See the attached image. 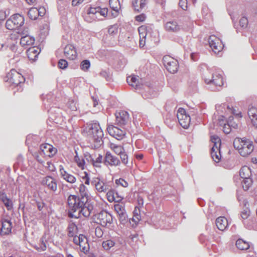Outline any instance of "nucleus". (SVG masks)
Masks as SVG:
<instances>
[{
    "label": "nucleus",
    "mask_w": 257,
    "mask_h": 257,
    "mask_svg": "<svg viewBox=\"0 0 257 257\" xmlns=\"http://www.w3.org/2000/svg\"><path fill=\"white\" fill-rule=\"evenodd\" d=\"M84 199L76 195H69L67 203L69 208V217L79 218L81 216H83L88 217L93 213L94 205L91 202H85Z\"/></svg>",
    "instance_id": "nucleus-1"
},
{
    "label": "nucleus",
    "mask_w": 257,
    "mask_h": 257,
    "mask_svg": "<svg viewBox=\"0 0 257 257\" xmlns=\"http://www.w3.org/2000/svg\"><path fill=\"white\" fill-rule=\"evenodd\" d=\"M87 135L90 141L94 143V147L99 148L103 143L102 138L103 132L97 121H93L86 128Z\"/></svg>",
    "instance_id": "nucleus-2"
},
{
    "label": "nucleus",
    "mask_w": 257,
    "mask_h": 257,
    "mask_svg": "<svg viewBox=\"0 0 257 257\" xmlns=\"http://www.w3.org/2000/svg\"><path fill=\"white\" fill-rule=\"evenodd\" d=\"M233 146L238 151L239 154L244 157L250 154L254 149L252 142L245 138H236L233 142Z\"/></svg>",
    "instance_id": "nucleus-3"
},
{
    "label": "nucleus",
    "mask_w": 257,
    "mask_h": 257,
    "mask_svg": "<svg viewBox=\"0 0 257 257\" xmlns=\"http://www.w3.org/2000/svg\"><path fill=\"white\" fill-rule=\"evenodd\" d=\"M203 78L206 84L211 86L209 88L212 91L215 90L216 86L221 87L223 85L222 76L221 73L217 71L212 72L211 76L205 73L203 75Z\"/></svg>",
    "instance_id": "nucleus-4"
},
{
    "label": "nucleus",
    "mask_w": 257,
    "mask_h": 257,
    "mask_svg": "<svg viewBox=\"0 0 257 257\" xmlns=\"http://www.w3.org/2000/svg\"><path fill=\"white\" fill-rule=\"evenodd\" d=\"M7 80L6 81L9 82L12 86L17 87L19 91H22V85L25 79L20 72L15 70H11L7 74Z\"/></svg>",
    "instance_id": "nucleus-5"
},
{
    "label": "nucleus",
    "mask_w": 257,
    "mask_h": 257,
    "mask_svg": "<svg viewBox=\"0 0 257 257\" xmlns=\"http://www.w3.org/2000/svg\"><path fill=\"white\" fill-rule=\"evenodd\" d=\"M25 24V18L19 14H14L11 16L6 22V27L9 30L22 31L20 27Z\"/></svg>",
    "instance_id": "nucleus-6"
},
{
    "label": "nucleus",
    "mask_w": 257,
    "mask_h": 257,
    "mask_svg": "<svg viewBox=\"0 0 257 257\" xmlns=\"http://www.w3.org/2000/svg\"><path fill=\"white\" fill-rule=\"evenodd\" d=\"M97 220L101 226L109 227L113 223V217L108 211L102 210L98 214Z\"/></svg>",
    "instance_id": "nucleus-7"
},
{
    "label": "nucleus",
    "mask_w": 257,
    "mask_h": 257,
    "mask_svg": "<svg viewBox=\"0 0 257 257\" xmlns=\"http://www.w3.org/2000/svg\"><path fill=\"white\" fill-rule=\"evenodd\" d=\"M176 115L178 121L182 127L186 128L189 126L191 122V117L190 115L186 114L185 109L182 108H179Z\"/></svg>",
    "instance_id": "nucleus-8"
},
{
    "label": "nucleus",
    "mask_w": 257,
    "mask_h": 257,
    "mask_svg": "<svg viewBox=\"0 0 257 257\" xmlns=\"http://www.w3.org/2000/svg\"><path fill=\"white\" fill-rule=\"evenodd\" d=\"M166 69L170 72L174 74L178 69V63L176 59L171 58L170 56H165L163 59Z\"/></svg>",
    "instance_id": "nucleus-9"
},
{
    "label": "nucleus",
    "mask_w": 257,
    "mask_h": 257,
    "mask_svg": "<svg viewBox=\"0 0 257 257\" xmlns=\"http://www.w3.org/2000/svg\"><path fill=\"white\" fill-rule=\"evenodd\" d=\"M21 35H24L20 39V43L23 47L31 46L35 43V39L28 35L29 31L27 28H25L23 31L17 32Z\"/></svg>",
    "instance_id": "nucleus-10"
},
{
    "label": "nucleus",
    "mask_w": 257,
    "mask_h": 257,
    "mask_svg": "<svg viewBox=\"0 0 257 257\" xmlns=\"http://www.w3.org/2000/svg\"><path fill=\"white\" fill-rule=\"evenodd\" d=\"M107 131L110 136L114 138L120 140L125 136L126 131L124 128H121L113 125H108Z\"/></svg>",
    "instance_id": "nucleus-11"
},
{
    "label": "nucleus",
    "mask_w": 257,
    "mask_h": 257,
    "mask_svg": "<svg viewBox=\"0 0 257 257\" xmlns=\"http://www.w3.org/2000/svg\"><path fill=\"white\" fill-rule=\"evenodd\" d=\"M42 185L48 189L55 192L57 190V183L55 178L50 176L44 177L41 181Z\"/></svg>",
    "instance_id": "nucleus-12"
},
{
    "label": "nucleus",
    "mask_w": 257,
    "mask_h": 257,
    "mask_svg": "<svg viewBox=\"0 0 257 257\" xmlns=\"http://www.w3.org/2000/svg\"><path fill=\"white\" fill-rule=\"evenodd\" d=\"M57 152V149L48 143L42 144L39 147V154L41 156L52 157Z\"/></svg>",
    "instance_id": "nucleus-13"
},
{
    "label": "nucleus",
    "mask_w": 257,
    "mask_h": 257,
    "mask_svg": "<svg viewBox=\"0 0 257 257\" xmlns=\"http://www.w3.org/2000/svg\"><path fill=\"white\" fill-rule=\"evenodd\" d=\"M208 43L210 48L215 54L220 52L223 47L219 39L215 36H211L209 38Z\"/></svg>",
    "instance_id": "nucleus-14"
},
{
    "label": "nucleus",
    "mask_w": 257,
    "mask_h": 257,
    "mask_svg": "<svg viewBox=\"0 0 257 257\" xmlns=\"http://www.w3.org/2000/svg\"><path fill=\"white\" fill-rule=\"evenodd\" d=\"M127 82L128 85L136 89H141L143 85V80L140 78L138 76L132 75L126 78Z\"/></svg>",
    "instance_id": "nucleus-15"
},
{
    "label": "nucleus",
    "mask_w": 257,
    "mask_h": 257,
    "mask_svg": "<svg viewBox=\"0 0 257 257\" xmlns=\"http://www.w3.org/2000/svg\"><path fill=\"white\" fill-rule=\"evenodd\" d=\"M114 210L119 215V221L121 223H125L127 221L126 214L124 205L122 203H117L114 204Z\"/></svg>",
    "instance_id": "nucleus-16"
},
{
    "label": "nucleus",
    "mask_w": 257,
    "mask_h": 257,
    "mask_svg": "<svg viewBox=\"0 0 257 257\" xmlns=\"http://www.w3.org/2000/svg\"><path fill=\"white\" fill-rule=\"evenodd\" d=\"M93 183H94L95 189L99 193L106 192L107 190L110 188V184H113L112 182H105L99 179H97Z\"/></svg>",
    "instance_id": "nucleus-17"
},
{
    "label": "nucleus",
    "mask_w": 257,
    "mask_h": 257,
    "mask_svg": "<svg viewBox=\"0 0 257 257\" xmlns=\"http://www.w3.org/2000/svg\"><path fill=\"white\" fill-rule=\"evenodd\" d=\"M129 119V114L126 111H120L115 113V120L119 125H125Z\"/></svg>",
    "instance_id": "nucleus-18"
},
{
    "label": "nucleus",
    "mask_w": 257,
    "mask_h": 257,
    "mask_svg": "<svg viewBox=\"0 0 257 257\" xmlns=\"http://www.w3.org/2000/svg\"><path fill=\"white\" fill-rule=\"evenodd\" d=\"M182 27L176 20L167 22L165 25V29L169 32L177 33L180 31Z\"/></svg>",
    "instance_id": "nucleus-19"
},
{
    "label": "nucleus",
    "mask_w": 257,
    "mask_h": 257,
    "mask_svg": "<svg viewBox=\"0 0 257 257\" xmlns=\"http://www.w3.org/2000/svg\"><path fill=\"white\" fill-rule=\"evenodd\" d=\"M64 55L70 60H75L77 58V53L74 46L72 44H67L64 47Z\"/></svg>",
    "instance_id": "nucleus-20"
},
{
    "label": "nucleus",
    "mask_w": 257,
    "mask_h": 257,
    "mask_svg": "<svg viewBox=\"0 0 257 257\" xmlns=\"http://www.w3.org/2000/svg\"><path fill=\"white\" fill-rule=\"evenodd\" d=\"M59 172L61 177L66 182L70 183H74L76 182L75 177L66 171L62 165L59 166Z\"/></svg>",
    "instance_id": "nucleus-21"
},
{
    "label": "nucleus",
    "mask_w": 257,
    "mask_h": 257,
    "mask_svg": "<svg viewBox=\"0 0 257 257\" xmlns=\"http://www.w3.org/2000/svg\"><path fill=\"white\" fill-rule=\"evenodd\" d=\"M2 226L1 229V235H7L10 234L12 231V223L8 219H3L2 220Z\"/></svg>",
    "instance_id": "nucleus-22"
},
{
    "label": "nucleus",
    "mask_w": 257,
    "mask_h": 257,
    "mask_svg": "<svg viewBox=\"0 0 257 257\" xmlns=\"http://www.w3.org/2000/svg\"><path fill=\"white\" fill-rule=\"evenodd\" d=\"M104 159L105 163L111 166H118L120 164V160L108 152L105 154Z\"/></svg>",
    "instance_id": "nucleus-23"
},
{
    "label": "nucleus",
    "mask_w": 257,
    "mask_h": 257,
    "mask_svg": "<svg viewBox=\"0 0 257 257\" xmlns=\"http://www.w3.org/2000/svg\"><path fill=\"white\" fill-rule=\"evenodd\" d=\"M216 226L219 230L221 231L225 230L228 226L227 220L225 217H218L216 219Z\"/></svg>",
    "instance_id": "nucleus-24"
},
{
    "label": "nucleus",
    "mask_w": 257,
    "mask_h": 257,
    "mask_svg": "<svg viewBox=\"0 0 257 257\" xmlns=\"http://www.w3.org/2000/svg\"><path fill=\"white\" fill-rule=\"evenodd\" d=\"M79 247L82 251L87 252L89 248L87 238L82 234L79 235Z\"/></svg>",
    "instance_id": "nucleus-25"
},
{
    "label": "nucleus",
    "mask_w": 257,
    "mask_h": 257,
    "mask_svg": "<svg viewBox=\"0 0 257 257\" xmlns=\"http://www.w3.org/2000/svg\"><path fill=\"white\" fill-rule=\"evenodd\" d=\"M247 113L252 121V125L257 127V108L253 107L249 108Z\"/></svg>",
    "instance_id": "nucleus-26"
},
{
    "label": "nucleus",
    "mask_w": 257,
    "mask_h": 257,
    "mask_svg": "<svg viewBox=\"0 0 257 257\" xmlns=\"http://www.w3.org/2000/svg\"><path fill=\"white\" fill-rule=\"evenodd\" d=\"M0 200L3 201L8 210H10L13 208V204L12 201L7 197V194L5 192L1 193Z\"/></svg>",
    "instance_id": "nucleus-27"
},
{
    "label": "nucleus",
    "mask_w": 257,
    "mask_h": 257,
    "mask_svg": "<svg viewBox=\"0 0 257 257\" xmlns=\"http://www.w3.org/2000/svg\"><path fill=\"white\" fill-rule=\"evenodd\" d=\"M80 198H83L84 199V201L86 202H90V201H88L89 196L88 194V191L84 185V184L81 183L79 186V195Z\"/></svg>",
    "instance_id": "nucleus-28"
},
{
    "label": "nucleus",
    "mask_w": 257,
    "mask_h": 257,
    "mask_svg": "<svg viewBox=\"0 0 257 257\" xmlns=\"http://www.w3.org/2000/svg\"><path fill=\"white\" fill-rule=\"evenodd\" d=\"M147 0H134L132 5L136 11L140 12L146 6Z\"/></svg>",
    "instance_id": "nucleus-29"
},
{
    "label": "nucleus",
    "mask_w": 257,
    "mask_h": 257,
    "mask_svg": "<svg viewBox=\"0 0 257 257\" xmlns=\"http://www.w3.org/2000/svg\"><path fill=\"white\" fill-rule=\"evenodd\" d=\"M40 53L38 48L35 47L30 48L27 50V55L30 60H36Z\"/></svg>",
    "instance_id": "nucleus-30"
},
{
    "label": "nucleus",
    "mask_w": 257,
    "mask_h": 257,
    "mask_svg": "<svg viewBox=\"0 0 257 257\" xmlns=\"http://www.w3.org/2000/svg\"><path fill=\"white\" fill-rule=\"evenodd\" d=\"M211 156L212 159L216 162H219L221 159L220 148L211 147Z\"/></svg>",
    "instance_id": "nucleus-31"
},
{
    "label": "nucleus",
    "mask_w": 257,
    "mask_h": 257,
    "mask_svg": "<svg viewBox=\"0 0 257 257\" xmlns=\"http://www.w3.org/2000/svg\"><path fill=\"white\" fill-rule=\"evenodd\" d=\"M236 247L240 250H247L250 247V244L243 239L238 238L236 241Z\"/></svg>",
    "instance_id": "nucleus-32"
},
{
    "label": "nucleus",
    "mask_w": 257,
    "mask_h": 257,
    "mask_svg": "<svg viewBox=\"0 0 257 257\" xmlns=\"http://www.w3.org/2000/svg\"><path fill=\"white\" fill-rule=\"evenodd\" d=\"M239 175L242 179L250 178L251 175V171L248 167L244 166L241 167L239 171Z\"/></svg>",
    "instance_id": "nucleus-33"
},
{
    "label": "nucleus",
    "mask_w": 257,
    "mask_h": 257,
    "mask_svg": "<svg viewBox=\"0 0 257 257\" xmlns=\"http://www.w3.org/2000/svg\"><path fill=\"white\" fill-rule=\"evenodd\" d=\"M109 7L114 11V13H112V15L116 17L120 8L119 0H109Z\"/></svg>",
    "instance_id": "nucleus-34"
},
{
    "label": "nucleus",
    "mask_w": 257,
    "mask_h": 257,
    "mask_svg": "<svg viewBox=\"0 0 257 257\" xmlns=\"http://www.w3.org/2000/svg\"><path fill=\"white\" fill-rule=\"evenodd\" d=\"M113 185H109V188L107 190L106 197L109 202H113L115 199L114 195L116 194L115 190L112 188Z\"/></svg>",
    "instance_id": "nucleus-35"
},
{
    "label": "nucleus",
    "mask_w": 257,
    "mask_h": 257,
    "mask_svg": "<svg viewBox=\"0 0 257 257\" xmlns=\"http://www.w3.org/2000/svg\"><path fill=\"white\" fill-rule=\"evenodd\" d=\"M78 229L77 225L75 223L72 222L69 224L67 227L68 235L69 237L74 236Z\"/></svg>",
    "instance_id": "nucleus-36"
},
{
    "label": "nucleus",
    "mask_w": 257,
    "mask_h": 257,
    "mask_svg": "<svg viewBox=\"0 0 257 257\" xmlns=\"http://www.w3.org/2000/svg\"><path fill=\"white\" fill-rule=\"evenodd\" d=\"M40 14V10L37 8H31L29 10L28 15L31 20H36Z\"/></svg>",
    "instance_id": "nucleus-37"
},
{
    "label": "nucleus",
    "mask_w": 257,
    "mask_h": 257,
    "mask_svg": "<svg viewBox=\"0 0 257 257\" xmlns=\"http://www.w3.org/2000/svg\"><path fill=\"white\" fill-rule=\"evenodd\" d=\"M242 222L246 228L248 230L253 229L255 222L252 218H249L246 220H242Z\"/></svg>",
    "instance_id": "nucleus-38"
},
{
    "label": "nucleus",
    "mask_w": 257,
    "mask_h": 257,
    "mask_svg": "<svg viewBox=\"0 0 257 257\" xmlns=\"http://www.w3.org/2000/svg\"><path fill=\"white\" fill-rule=\"evenodd\" d=\"M211 142L213 143L212 147H217L220 148L221 145V139L217 136H213L211 137Z\"/></svg>",
    "instance_id": "nucleus-39"
},
{
    "label": "nucleus",
    "mask_w": 257,
    "mask_h": 257,
    "mask_svg": "<svg viewBox=\"0 0 257 257\" xmlns=\"http://www.w3.org/2000/svg\"><path fill=\"white\" fill-rule=\"evenodd\" d=\"M241 183H242V186L244 190H247L251 185L252 183V181L251 178H247V179H242L241 181Z\"/></svg>",
    "instance_id": "nucleus-40"
},
{
    "label": "nucleus",
    "mask_w": 257,
    "mask_h": 257,
    "mask_svg": "<svg viewBox=\"0 0 257 257\" xmlns=\"http://www.w3.org/2000/svg\"><path fill=\"white\" fill-rule=\"evenodd\" d=\"M110 148L114 151V153L120 155L122 151H124V148L121 146L116 145L115 144H110Z\"/></svg>",
    "instance_id": "nucleus-41"
},
{
    "label": "nucleus",
    "mask_w": 257,
    "mask_h": 257,
    "mask_svg": "<svg viewBox=\"0 0 257 257\" xmlns=\"http://www.w3.org/2000/svg\"><path fill=\"white\" fill-rule=\"evenodd\" d=\"M115 244V242L111 240H107L104 241L102 243V247L105 250H108L112 247H113Z\"/></svg>",
    "instance_id": "nucleus-42"
},
{
    "label": "nucleus",
    "mask_w": 257,
    "mask_h": 257,
    "mask_svg": "<svg viewBox=\"0 0 257 257\" xmlns=\"http://www.w3.org/2000/svg\"><path fill=\"white\" fill-rule=\"evenodd\" d=\"M90 66V63L89 60H83L80 65L81 69L84 71H88L89 69Z\"/></svg>",
    "instance_id": "nucleus-43"
},
{
    "label": "nucleus",
    "mask_w": 257,
    "mask_h": 257,
    "mask_svg": "<svg viewBox=\"0 0 257 257\" xmlns=\"http://www.w3.org/2000/svg\"><path fill=\"white\" fill-rule=\"evenodd\" d=\"M89 158L90 159V161L92 162V164L94 166H96V167L100 166V164L102 162V160L103 159L102 156L101 155H99L95 160L91 157V156H89Z\"/></svg>",
    "instance_id": "nucleus-44"
},
{
    "label": "nucleus",
    "mask_w": 257,
    "mask_h": 257,
    "mask_svg": "<svg viewBox=\"0 0 257 257\" xmlns=\"http://www.w3.org/2000/svg\"><path fill=\"white\" fill-rule=\"evenodd\" d=\"M40 241L41 243L39 245V247H36V249L39 251H44V250L46 249L47 246L43 237L41 238Z\"/></svg>",
    "instance_id": "nucleus-45"
},
{
    "label": "nucleus",
    "mask_w": 257,
    "mask_h": 257,
    "mask_svg": "<svg viewBox=\"0 0 257 257\" xmlns=\"http://www.w3.org/2000/svg\"><path fill=\"white\" fill-rule=\"evenodd\" d=\"M239 25L242 28H246L248 25V20L246 17H242L239 20Z\"/></svg>",
    "instance_id": "nucleus-46"
},
{
    "label": "nucleus",
    "mask_w": 257,
    "mask_h": 257,
    "mask_svg": "<svg viewBox=\"0 0 257 257\" xmlns=\"http://www.w3.org/2000/svg\"><path fill=\"white\" fill-rule=\"evenodd\" d=\"M119 156L120 157L122 163L125 165L127 164L128 162V157L126 153L124 152V150L121 152V154L119 155Z\"/></svg>",
    "instance_id": "nucleus-47"
},
{
    "label": "nucleus",
    "mask_w": 257,
    "mask_h": 257,
    "mask_svg": "<svg viewBox=\"0 0 257 257\" xmlns=\"http://www.w3.org/2000/svg\"><path fill=\"white\" fill-rule=\"evenodd\" d=\"M68 62L65 59H60L58 62V66L60 69H65L68 66Z\"/></svg>",
    "instance_id": "nucleus-48"
},
{
    "label": "nucleus",
    "mask_w": 257,
    "mask_h": 257,
    "mask_svg": "<svg viewBox=\"0 0 257 257\" xmlns=\"http://www.w3.org/2000/svg\"><path fill=\"white\" fill-rule=\"evenodd\" d=\"M226 108L229 111H231V109L229 105H227L226 104H222L221 105H216V109L217 111H222V109H225Z\"/></svg>",
    "instance_id": "nucleus-49"
},
{
    "label": "nucleus",
    "mask_w": 257,
    "mask_h": 257,
    "mask_svg": "<svg viewBox=\"0 0 257 257\" xmlns=\"http://www.w3.org/2000/svg\"><path fill=\"white\" fill-rule=\"evenodd\" d=\"M103 231L100 226H97L95 229V235L98 238L101 237L103 235Z\"/></svg>",
    "instance_id": "nucleus-50"
},
{
    "label": "nucleus",
    "mask_w": 257,
    "mask_h": 257,
    "mask_svg": "<svg viewBox=\"0 0 257 257\" xmlns=\"http://www.w3.org/2000/svg\"><path fill=\"white\" fill-rule=\"evenodd\" d=\"M100 76L105 78V80L108 81L110 80V74L108 73L107 71L106 70H102L99 73Z\"/></svg>",
    "instance_id": "nucleus-51"
},
{
    "label": "nucleus",
    "mask_w": 257,
    "mask_h": 257,
    "mask_svg": "<svg viewBox=\"0 0 257 257\" xmlns=\"http://www.w3.org/2000/svg\"><path fill=\"white\" fill-rule=\"evenodd\" d=\"M108 32L109 35H114L117 32V27L116 25L110 26L108 28Z\"/></svg>",
    "instance_id": "nucleus-52"
},
{
    "label": "nucleus",
    "mask_w": 257,
    "mask_h": 257,
    "mask_svg": "<svg viewBox=\"0 0 257 257\" xmlns=\"http://www.w3.org/2000/svg\"><path fill=\"white\" fill-rule=\"evenodd\" d=\"M241 217L242 218V220H246L248 218L249 216V211L247 210H244L242 212H241Z\"/></svg>",
    "instance_id": "nucleus-53"
},
{
    "label": "nucleus",
    "mask_w": 257,
    "mask_h": 257,
    "mask_svg": "<svg viewBox=\"0 0 257 257\" xmlns=\"http://www.w3.org/2000/svg\"><path fill=\"white\" fill-rule=\"evenodd\" d=\"M100 10V8H90L88 12V14L95 15L98 14Z\"/></svg>",
    "instance_id": "nucleus-54"
},
{
    "label": "nucleus",
    "mask_w": 257,
    "mask_h": 257,
    "mask_svg": "<svg viewBox=\"0 0 257 257\" xmlns=\"http://www.w3.org/2000/svg\"><path fill=\"white\" fill-rule=\"evenodd\" d=\"M32 155L33 157L35 158V159H36L39 162V163H43L44 161L40 158V155L39 154V151H38V152H35L33 153Z\"/></svg>",
    "instance_id": "nucleus-55"
},
{
    "label": "nucleus",
    "mask_w": 257,
    "mask_h": 257,
    "mask_svg": "<svg viewBox=\"0 0 257 257\" xmlns=\"http://www.w3.org/2000/svg\"><path fill=\"white\" fill-rule=\"evenodd\" d=\"M179 5L181 9L186 10L187 8V0H180Z\"/></svg>",
    "instance_id": "nucleus-56"
},
{
    "label": "nucleus",
    "mask_w": 257,
    "mask_h": 257,
    "mask_svg": "<svg viewBox=\"0 0 257 257\" xmlns=\"http://www.w3.org/2000/svg\"><path fill=\"white\" fill-rule=\"evenodd\" d=\"M115 183L117 184H120L121 186L126 187L128 185V183L123 179H119V180H116Z\"/></svg>",
    "instance_id": "nucleus-57"
},
{
    "label": "nucleus",
    "mask_w": 257,
    "mask_h": 257,
    "mask_svg": "<svg viewBox=\"0 0 257 257\" xmlns=\"http://www.w3.org/2000/svg\"><path fill=\"white\" fill-rule=\"evenodd\" d=\"M68 105V107L70 110L74 111L77 109V107L74 101H72V100L71 101H69Z\"/></svg>",
    "instance_id": "nucleus-58"
},
{
    "label": "nucleus",
    "mask_w": 257,
    "mask_h": 257,
    "mask_svg": "<svg viewBox=\"0 0 257 257\" xmlns=\"http://www.w3.org/2000/svg\"><path fill=\"white\" fill-rule=\"evenodd\" d=\"M146 16L144 14H141L136 16V20L137 21L143 22L145 21Z\"/></svg>",
    "instance_id": "nucleus-59"
},
{
    "label": "nucleus",
    "mask_w": 257,
    "mask_h": 257,
    "mask_svg": "<svg viewBox=\"0 0 257 257\" xmlns=\"http://www.w3.org/2000/svg\"><path fill=\"white\" fill-rule=\"evenodd\" d=\"M123 197L120 196L119 194L116 192V194H114V202L119 203V202L122 200Z\"/></svg>",
    "instance_id": "nucleus-60"
},
{
    "label": "nucleus",
    "mask_w": 257,
    "mask_h": 257,
    "mask_svg": "<svg viewBox=\"0 0 257 257\" xmlns=\"http://www.w3.org/2000/svg\"><path fill=\"white\" fill-rule=\"evenodd\" d=\"M223 131L225 134H229L230 131V124L229 123L224 124L223 128Z\"/></svg>",
    "instance_id": "nucleus-61"
},
{
    "label": "nucleus",
    "mask_w": 257,
    "mask_h": 257,
    "mask_svg": "<svg viewBox=\"0 0 257 257\" xmlns=\"http://www.w3.org/2000/svg\"><path fill=\"white\" fill-rule=\"evenodd\" d=\"M108 13V9L107 8L101 9L100 8V10L98 12V14H100V15L103 16H105L107 15Z\"/></svg>",
    "instance_id": "nucleus-62"
},
{
    "label": "nucleus",
    "mask_w": 257,
    "mask_h": 257,
    "mask_svg": "<svg viewBox=\"0 0 257 257\" xmlns=\"http://www.w3.org/2000/svg\"><path fill=\"white\" fill-rule=\"evenodd\" d=\"M7 14L6 11L1 10L0 11V21H4L6 19Z\"/></svg>",
    "instance_id": "nucleus-63"
},
{
    "label": "nucleus",
    "mask_w": 257,
    "mask_h": 257,
    "mask_svg": "<svg viewBox=\"0 0 257 257\" xmlns=\"http://www.w3.org/2000/svg\"><path fill=\"white\" fill-rule=\"evenodd\" d=\"M36 204L37 207L40 211L42 210L45 205V203L43 202H37Z\"/></svg>",
    "instance_id": "nucleus-64"
}]
</instances>
